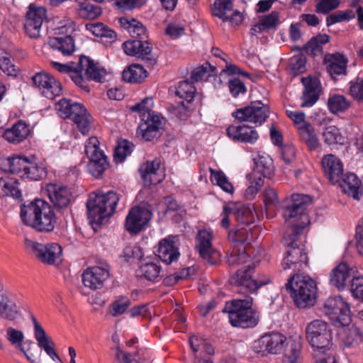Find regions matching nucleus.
I'll return each instance as SVG.
<instances>
[{
	"mask_svg": "<svg viewBox=\"0 0 363 363\" xmlns=\"http://www.w3.org/2000/svg\"><path fill=\"white\" fill-rule=\"evenodd\" d=\"M354 17L355 13L352 10L338 11L327 17V26H330L336 23L349 21Z\"/></svg>",
	"mask_w": 363,
	"mask_h": 363,
	"instance_id": "nucleus-55",
	"label": "nucleus"
},
{
	"mask_svg": "<svg viewBox=\"0 0 363 363\" xmlns=\"http://www.w3.org/2000/svg\"><path fill=\"white\" fill-rule=\"evenodd\" d=\"M57 109L62 118L71 119L83 135L88 133L91 117L82 104L62 99L58 102Z\"/></svg>",
	"mask_w": 363,
	"mask_h": 363,
	"instance_id": "nucleus-10",
	"label": "nucleus"
},
{
	"mask_svg": "<svg viewBox=\"0 0 363 363\" xmlns=\"http://www.w3.org/2000/svg\"><path fill=\"white\" fill-rule=\"evenodd\" d=\"M306 337L314 349V363H337L331 351L333 332L327 322L320 319L310 322L306 328Z\"/></svg>",
	"mask_w": 363,
	"mask_h": 363,
	"instance_id": "nucleus-3",
	"label": "nucleus"
},
{
	"mask_svg": "<svg viewBox=\"0 0 363 363\" xmlns=\"http://www.w3.org/2000/svg\"><path fill=\"white\" fill-rule=\"evenodd\" d=\"M20 315L14 296L8 291L1 294V320L14 322Z\"/></svg>",
	"mask_w": 363,
	"mask_h": 363,
	"instance_id": "nucleus-26",
	"label": "nucleus"
},
{
	"mask_svg": "<svg viewBox=\"0 0 363 363\" xmlns=\"http://www.w3.org/2000/svg\"><path fill=\"white\" fill-rule=\"evenodd\" d=\"M209 172L212 182H215L224 191L233 194L234 190L233 184L229 182L225 174L221 170H215L210 168Z\"/></svg>",
	"mask_w": 363,
	"mask_h": 363,
	"instance_id": "nucleus-45",
	"label": "nucleus"
},
{
	"mask_svg": "<svg viewBox=\"0 0 363 363\" xmlns=\"http://www.w3.org/2000/svg\"><path fill=\"white\" fill-rule=\"evenodd\" d=\"M269 108L261 101H254L250 105L237 109L232 113L239 122H250L258 125L264 123L269 117Z\"/></svg>",
	"mask_w": 363,
	"mask_h": 363,
	"instance_id": "nucleus-12",
	"label": "nucleus"
},
{
	"mask_svg": "<svg viewBox=\"0 0 363 363\" xmlns=\"http://www.w3.org/2000/svg\"><path fill=\"white\" fill-rule=\"evenodd\" d=\"M195 94L196 88L192 82L188 79L180 82L176 89L175 94L183 100L178 102V105L183 107L185 111H189L190 104L194 101Z\"/></svg>",
	"mask_w": 363,
	"mask_h": 363,
	"instance_id": "nucleus-29",
	"label": "nucleus"
},
{
	"mask_svg": "<svg viewBox=\"0 0 363 363\" xmlns=\"http://www.w3.org/2000/svg\"><path fill=\"white\" fill-rule=\"evenodd\" d=\"M206 74H207L208 77L216 75V67L211 66L208 62H206L191 72V79L194 82H199Z\"/></svg>",
	"mask_w": 363,
	"mask_h": 363,
	"instance_id": "nucleus-51",
	"label": "nucleus"
},
{
	"mask_svg": "<svg viewBox=\"0 0 363 363\" xmlns=\"http://www.w3.org/2000/svg\"><path fill=\"white\" fill-rule=\"evenodd\" d=\"M118 195L112 191L103 194L92 193L86 202L87 215L91 222L102 225L113 215Z\"/></svg>",
	"mask_w": 363,
	"mask_h": 363,
	"instance_id": "nucleus-8",
	"label": "nucleus"
},
{
	"mask_svg": "<svg viewBox=\"0 0 363 363\" xmlns=\"http://www.w3.org/2000/svg\"><path fill=\"white\" fill-rule=\"evenodd\" d=\"M255 270L254 264L245 266L230 278L229 282L233 290L244 296V298H235L225 303L222 310L228 313L230 324L234 327L242 328L255 326L259 321V315L252 308V298L250 294H254L269 281H258L252 279Z\"/></svg>",
	"mask_w": 363,
	"mask_h": 363,
	"instance_id": "nucleus-2",
	"label": "nucleus"
},
{
	"mask_svg": "<svg viewBox=\"0 0 363 363\" xmlns=\"http://www.w3.org/2000/svg\"><path fill=\"white\" fill-rule=\"evenodd\" d=\"M306 57L303 54H298L293 56L289 63L290 73L293 77L303 73L306 69Z\"/></svg>",
	"mask_w": 363,
	"mask_h": 363,
	"instance_id": "nucleus-47",
	"label": "nucleus"
},
{
	"mask_svg": "<svg viewBox=\"0 0 363 363\" xmlns=\"http://www.w3.org/2000/svg\"><path fill=\"white\" fill-rule=\"evenodd\" d=\"M109 275V266L104 263L86 269L82 274V281L86 287L96 290L104 286Z\"/></svg>",
	"mask_w": 363,
	"mask_h": 363,
	"instance_id": "nucleus-18",
	"label": "nucleus"
},
{
	"mask_svg": "<svg viewBox=\"0 0 363 363\" xmlns=\"http://www.w3.org/2000/svg\"><path fill=\"white\" fill-rule=\"evenodd\" d=\"M121 26L126 29L133 37L138 39L146 40L147 38V30L142 23L137 19L131 18L128 19L126 17L119 18Z\"/></svg>",
	"mask_w": 363,
	"mask_h": 363,
	"instance_id": "nucleus-34",
	"label": "nucleus"
},
{
	"mask_svg": "<svg viewBox=\"0 0 363 363\" xmlns=\"http://www.w3.org/2000/svg\"><path fill=\"white\" fill-rule=\"evenodd\" d=\"M363 341V334L359 328L352 325L345 332V336L343 338L345 346L354 347L359 345Z\"/></svg>",
	"mask_w": 363,
	"mask_h": 363,
	"instance_id": "nucleus-48",
	"label": "nucleus"
},
{
	"mask_svg": "<svg viewBox=\"0 0 363 363\" xmlns=\"http://www.w3.org/2000/svg\"><path fill=\"white\" fill-rule=\"evenodd\" d=\"M51 65L53 68L60 72L69 73L70 77L75 84L86 92L89 91V87L82 75L83 72H84L86 79L96 82H101L106 75V71L104 67H101L98 62H95L84 55L79 57L77 63L71 62L67 64H61L52 61Z\"/></svg>",
	"mask_w": 363,
	"mask_h": 363,
	"instance_id": "nucleus-5",
	"label": "nucleus"
},
{
	"mask_svg": "<svg viewBox=\"0 0 363 363\" xmlns=\"http://www.w3.org/2000/svg\"><path fill=\"white\" fill-rule=\"evenodd\" d=\"M30 133L28 125L25 121L19 120L11 128L6 130L2 136L8 142L18 144L26 140Z\"/></svg>",
	"mask_w": 363,
	"mask_h": 363,
	"instance_id": "nucleus-28",
	"label": "nucleus"
},
{
	"mask_svg": "<svg viewBox=\"0 0 363 363\" xmlns=\"http://www.w3.org/2000/svg\"><path fill=\"white\" fill-rule=\"evenodd\" d=\"M152 218L151 211L145 207L135 206L126 216L125 227L130 233H138L149 223Z\"/></svg>",
	"mask_w": 363,
	"mask_h": 363,
	"instance_id": "nucleus-17",
	"label": "nucleus"
},
{
	"mask_svg": "<svg viewBox=\"0 0 363 363\" xmlns=\"http://www.w3.org/2000/svg\"><path fill=\"white\" fill-rule=\"evenodd\" d=\"M48 45L53 50H57L63 55H70L74 51V40L70 35L50 37Z\"/></svg>",
	"mask_w": 363,
	"mask_h": 363,
	"instance_id": "nucleus-32",
	"label": "nucleus"
},
{
	"mask_svg": "<svg viewBox=\"0 0 363 363\" xmlns=\"http://www.w3.org/2000/svg\"><path fill=\"white\" fill-rule=\"evenodd\" d=\"M328 106L331 113L337 114L347 110L350 102L343 95L333 94L328 100Z\"/></svg>",
	"mask_w": 363,
	"mask_h": 363,
	"instance_id": "nucleus-43",
	"label": "nucleus"
},
{
	"mask_svg": "<svg viewBox=\"0 0 363 363\" xmlns=\"http://www.w3.org/2000/svg\"><path fill=\"white\" fill-rule=\"evenodd\" d=\"M20 216L23 224L38 233H50L57 224L53 208L42 199L23 203L21 206Z\"/></svg>",
	"mask_w": 363,
	"mask_h": 363,
	"instance_id": "nucleus-4",
	"label": "nucleus"
},
{
	"mask_svg": "<svg viewBox=\"0 0 363 363\" xmlns=\"http://www.w3.org/2000/svg\"><path fill=\"white\" fill-rule=\"evenodd\" d=\"M143 123L140 124L137 134L145 141H153L160 138L164 130V118L161 116L145 115Z\"/></svg>",
	"mask_w": 363,
	"mask_h": 363,
	"instance_id": "nucleus-13",
	"label": "nucleus"
},
{
	"mask_svg": "<svg viewBox=\"0 0 363 363\" xmlns=\"http://www.w3.org/2000/svg\"><path fill=\"white\" fill-rule=\"evenodd\" d=\"M99 144L98 139L91 137L85 145V154L89 159V172L96 178H99L109 166L107 157L99 149Z\"/></svg>",
	"mask_w": 363,
	"mask_h": 363,
	"instance_id": "nucleus-11",
	"label": "nucleus"
},
{
	"mask_svg": "<svg viewBox=\"0 0 363 363\" xmlns=\"http://www.w3.org/2000/svg\"><path fill=\"white\" fill-rule=\"evenodd\" d=\"M227 135L233 141L250 144L255 143L259 139L257 131L247 125H230L226 129Z\"/></svg>",
	"mask_w": 363,
	"mask_h": 363,
	"instance_id": "nucleus-21",
	"label": "nucleus"
},
{
	"mask_svg": "<svg viewBox=\"0 0 363 363\" xmlns=\"http://www.w3.org/2000/svg\"><path fill=\"white\" fill-rule=\"evenodd\" d=\"M311 203L309 196L294 194L285 198L280 205L285 221L291 225V232L286 233L283 237L284 244L289 247L282 262L284 269L293 268L294 270H300L307 265V255L296 242L301 230L310 223L306 211Z\"/></svg>",
	"mask_w": 363,
	"mask_h": 363,
	"instance_id": "nucleus-1",
	"label": "nucleus"
},
{
	"mask_svg": "<svg viewBox=\"0 0 363 363\" xmlns=\"http://www.w3.org/2000/svg\"><path fill=\"white\" fill-rule=\"evenodd\" d=\"M32 80L34 86L42 90L43 95L49 99H53L62 94V87L60 82L46 72L36 73Z\"/></svg>",
	"mask_w": 363,
	"mask_h": 363,
	"instance_id": "nucleus-16",
	"label": "nucleus"
},
{
	"mask_svg": "<svg viewBox=\"0 0 363 363\" xmlns=\"http://www.w3.org/2000/svg\"><path fill=\"white\" fill-rule=\"evenodd\" d=\"M249 256L245 251L240 250H233L226 257V262L230 267H237L247 262Z\"/></svg>",
	"mask_w": 363,
	"mask_h": 363,
	"instance_id": "nucleus-56",
	"label": "nucleus"
},
{
	"mask_svg": "<svg viewBox=\"0 0 363 363\" xmlns=\"http://www.w3.org/2000/svg\"><path fill=\"white\" fill-rule=\"evenodd\" d=\"M211 234L206 230H199L196 236L197 249L200 257L210 265H216L220 259V252L213 249Z\"/></svg>",
	"mask_w": 363,
	"mask_h": 363,
	"instance_id": "nucleus-14",
	"label": "nucleus"
},
{
	"mask_svg": "<svg viewBox=\"0 0 363 363\" xmlns=\"http://www.w3.org/2000/svg\"><path fill=\"white\" fill-rule=\"evenodd\" d=\"M355 273L356 271L354 269L350 279V291L354 297L363 300V277L356 276Z\"/></svg>",
	"mask_w": 363,
	"mask_h": 363,
	"instance_id": "nucleus-59",
	"label": "nucleus"
},
{
	"mask_svg": "<svg viewBox=\"0 0 363 363\" xmlns=\"http://www.w3.org/2000/svg\"><path fill=\"white\" fill-rule=\"evenodd\" d=\"M26 249L45 265H59L62 262V248L57 242L40 243L27 238L24 240Z\"/></svg>",
	"mask_w": 363,
	"mask_h": 363,
	"instance_id": "nucleus-9",
	"label": "nucleus"
},
{
	"mask_svg": "<svg viewBox=\"0 0 363 363\" xmlns=\"http://www.w3.org/2000/svg\"><path fill=\"white\" fill-rule=\"evenodd\" d=\"M298 131L301 141L306 145L310 151L315 150L319 147V140L311 124L302 123Z\"/></svg>",
	"mask_w": 363,
	"mask_h": 363,
	"instance_id": "nucleus-36",
	"label": "nucleus"
},
{
	"mask_svg": "<svg viewBox=\"0 0 363 363\" xmlns=\"http://www.w3.org/2000/svg\"><path fill=\"white\" fill-rule=\"evenodd\" d=\"M49 198L57 208H64L70 203L72 192L67 186L51 184L48 188Z\"/></svg>",
	"mask_w": 363,
	"mask_h": 363,
	"instance_id": "nucleus-25",
	"label": "nucleus"
},
{
	"mask_svg": "<svg viewBox=\"0 0 363 363\" xmlns=\"http://www.w3.org/2000/svg\"><path fill=\"white\" fill-rule=\"evenodd\" d=\"M259 21L266 30H276L280 23L279 13L273 11L269 14L262 16Z\"/></svg>",
	"mask_w": 363,
	"mask_h": 363,
	"instance_id": "nucleus-57",
	"label": "nucleus"
},
{
	"mask_svg": "<svg viewBox=\"0 0 363 363\" xmlns=\"http://www.w3.org/2000/svg\"><path fill=\"white\" fill-rule=\"evenodd\" d=\"M228 88L230 94L234 97H238L240 94H245L247 91L245 84L237 77H233L229 79Z\"/></svg>",
	"mask_w": 363,
	"mask_h": 363,
	"instance_id": "nucleus-62",
	"label": "nucleus"
},
{
	"mask_svg": "<svg viewBox=\"0 0 363 363\" xmlns=\"http://www.w3.org/2000/svg\"><path fill=\"white\" fill-rule=\"evenodd\" d=\"M340 5L339 0H320L317 3L315 11L319 13L327 14L337 9Z\"/></svg>",
	"mask_w": 363,
	"mask_h": 363,
	"instance_id": "nucleus-64",
	"label": "nucleus"
},
{
	"mask_svg": "<svg viewBox=\"0 0 363 363\" xmlns=\"http://www.w3.org/2000/svg\"><path fill=\"white\" fill-rule=\"evenodd\" d=\"M286 337L279 333H266L256 342L255 347L257 353L277 354L286 345Z\"/></svg>",
	"mask_w": 363,
	"mask_h": 363,
	"instance_id": "nucleus-15",
	"label": "nucleus"
},
{
	"mask_svg": "<svg viewBox=\"0 0 363 363\" xmlns=\"http://www.w3.org/2000/svg\"><path fill=\"white\" fill-rule=\"evenodd\" d=\"M35 338L38 342V345L40 349H43L48 355L52 359L56 358L61 362V359L55 351V343L47 335L45 330L35 335Z\"/></svg>",
	"mask_w": 363,
	"mask_h": 363,
	"instance_id": "nucleus-40",
	"label": "nucleus"
},
{
	"mask_svg": "<svg viewBox=\"0 0 363 363\" xmlns=\"http://www.w3.org/2000/svg\"><path fill=\"white\" fill-rule=\"evenodd\" d=\"M28 157L25 156H12L1 160V172L23 174Z\"/></svg>",
	"mask_w": 363,
	"mask_h": 363,
	"instance_id": "nucleus-31",
	"label": "nucleus"
},
{
	"mask_svg": "<svg viewBox=\"0 0 363 363\" xmlns=\"http://www.w3.org/2000/svg\"><path fill=\"white\" fill-rule=\"evenodd\" d=\"M347 304L340 296L330 297L325 301L324 308L325 313L331 318L334 314H337V312L340 311L342 307H345Z\"/></svg>",
	"mask_w": 363,
	"mask_h": 363,
	"instance_id": "nucleus-53",
	"label": "nucleus"
},
{
	"mask_svg": "<svg viewBox=\"0 0 363 363\" xmlns=\"http://www.w3.org/2000/svg\"><path fill=\"white\" fill-rule=\"evenodd\" d=\"M212 14L223 20H228L227 13L233 10V3L231 0H216L212 6Z\"/></svg>",
	"mask_w": 363,
	"mask_h": 363,
	"instance_id": "nucleus-44",
	"label": "nucleus"
},
{
	"mask_svg": "<svg viewBox=\"0 0 363 363\" xmlns=\"http://www.w3.org/2000/svg\"><path fill=\"white\" fill-rule=\"evenodd\" d=\"M174 239L175 237L169 236L159 242L157 255L167 264L177 260L180 255L178 248L174 245Z\"/></svg>",
	"mask_w": 363,
	"mask_h": 363,
	"instance_id": "nucleus-24",
	"label": "nucleus"
},
{
	"mask_svg": "<svg viewBox=\"0 0 363 363\" xmlns=\"http://www.w3.org/2000/svg\"><path fill=\"white\" fill-rule=\"evenodd\" d=\"M152 99L150 97H146L140 103L133 106L131 107V110L134 112H138L140 113L142 120H145V115H148V113H150L151 116H160L159 114H155L154 111H152L151 108L152 107Z\"/></svg>",
	"mask_w": 363,
	"mask_h": 363,
	"instance_id": "nucleus-49",
	"label": "nucleus"
},
{
	"mask_svg": "<svg viewBox=\"0 0 363 363\" xmlns=\"http://www.w3.org/2000/svg\"><path fill=\"white\" fill-rule=\"evenodd\" d=\"M138 40H141L142 43V46H138V51L143 54V57L140 58L145 60L149 65H155L157 60L151 55L152 48L150 43L147 40L138 39Z\"/></svg>",
	"mask_w": 363,
	"mask_h": 363,
	"instance_id": "nucleus-60",
	"label": "nucleus"
},
{
	"mask_svg": "<svg viewBox=\"0 0 363 363\" xmlns=\"http://www.w3.org/2000/svg\"><path fill=\"white\" fill-rule=\"evenodd\" d=\"M301 82L304 86V91L301 97L303 102L301 104V107H311L320 97V82L315 77H302Z\"/></svg>",
	"mask_w": 363,
	"mask_h": 363,
	"instance_id": "nucleus-20",
	"label": "nucleus"
},
{
	"mask_svg": "<svg viewBox=\"0 0 363 363\" xmlns=\"http://www.w3.org/2000/svg\"><path fill=\"white\" fill-rule=\"evenodd\" d=\"M323 137L324 142L328 145H342L344 143V138L342 136L339 129L335 125L326 127L323 133Z\"/></svg>",
	"mask_w": 363,
	"mask_h": 363,
	"instance_id": "nucleus-46",
	"label": "nucleus"
},
{
	"mask_svg": "<svg viewBox=\"0 0 363 363\" xmlns=\"http://www.w3.org/2000/svg\"><path fill=\"white\" fill-rule=\"evenodd\" d=\"M138 46H142V43L141 40H138V39L128 40L123 45L124 52L126 55L140 58V57H143V54L138 51Z\"/></svg>",
	"mask_w": 363,
	"mask_h": 363,
	"instance_id": "nucleus-61",
	"label": "nucleus"
},
{
	"mask_svg": "<svg viewBox=\"0 0 363 363\" xmlns=\"http://www.w3.org/2000/svg\"><path fill=\"white\" fill-rule=\"evenodd\" d=\"M331 319L338 322L342 326L348 325L352 321L351 312L349 305L347 304L345 307H342L337 314H334Z\"/></svg>",
	"mask_w": 363,
	"mask_h": 363,
	"instance_id": "nucleus-63",
	"label": "nucleus"
},
{
	"mask_svg": "<svg viewBox=\"0 0 363 363\" xmlns=\"http://www.w3.org/2000/svg\"><path fill=\"white\" fill-rule=\"evenodd\" d=\"M338 183L345 194L352 196L355 200H359L362 194L360 191L361 182L356 174L347 173L344 175L342 174V177Z\"/></svg>",
	"mask_w": 363,
	"mask_h": 363,
	"instance_id": "nucleus-30",
	"label": "nucleus"
},
{
	"mask_svg": "<svg viewBox=\"0 0 363 363\" xmlns=\"http://www.w3.org/2000/svg\"><path fill=\"white\" fill-rule=\"evenodd\" d=\"M79 16L85 19H95L101 14L100 6H95L90 3L82 4V8L78 9Z\"/></svg>",
	"mask_w": 363,
	"mask_h": 363,
	"instance_id": "nucleus-54",
	"label": "nucleus"
},
{
	"mask_svg": "<svg viewBox=\"0 0 363 363\" xmlns=\"http://www.w3.org/2000/svg\"><path fill=\"white\" fill-rule=\"evenodd\" d=\"M254 208L250 206H225L224 211L232 213L237 222L235 229L229 231L228 238L236 245L251 242L257 238L258 228L255 225Z\"/></svg>",
	"mask_w": 363,
	"mask_h": 363,
	"instance_id": "nucleus-6",
	"label": "nucleus"
},
{
	"mask_svg": "<svg viewBox=\"0 0 363 363\" xmlns=\"http://www.w3.org/2000/svg\"><path fill=\"white\" fill-rule=\"evenodd\" d=\"M1 191L3 196H11L18 201H22V194L18 188V182L17 179H11L9 182H6Z\"/></svg>",
	"mask_w": 363,
	"mask_h": 363,
	"instance_id": "nucleus-50",
	"label": "nucleus"
},
{
	"mask_svg": "<svg viewBox=\"0 0 363 363\" xmlns=\"http://www.w3.org/2000/svg\"><path fill=\"white\" fill-rule=\"evenodd\" d=\"M322 166L327 179L335 184L340 181L343 174L341 160L334 155H325L322 160Z\"/></svg>",
	"mask_w": 363,
	"mask_h": 363,
	"instance_id": "nucleus-23",
	"label": "nucleus"
},
{
	"mask_svg": "<svg viewBox=\"0 0 363 363\" xmlns=\"http://www.w3.org/2000/svg\"><path fill=\"white\" fill-rule=\"evenodd\" d=\"M160 163L158 160L147 162L146 164L140 169L141 177L143 179L145 186L157 184L162 181V178L158 177Z\"/></svg>",
	"mask_w": 363,
	"mask_h": 363,
	"instance_id": "nucleus-33",
	"label": "nucleus"
},
{
	"mask_svg": "<svg viewBox=\"0 0 363 363\" xmlns=\"http://www.w3.org/2000/svg\"><path fill=\"white\" fill-rule=\"evenodd\" d=\"M301 348L298 342H287L282 363H301Z\"/></svg>",
	"mask_w": 363,
	"mask_h": 363,
	"instance_id": "nucleus-42",
	"label": "nucleus"
},
{
	"mask_svg": "<svg viewBox=\"0 0 363 363\" xmlns=\"http://www.w3.org/2000/svg\"><path fill=\"white\" fill-rule=\"evenodd\" d=\"M140 272V276L144 277L147 280L154 281L160 276V267L154 262H146L142 264Z\"/></svg>",
	"mask_w": 363,
	"mask_h": 363,
	"instance_id": "nucleus-52",
	"label": "nucleus"
},
{
	"mask_svg": "<svg viewBox=\"0 0 363 363\" xmlns=\"http://www.w3.org/2000/svg\"><path fill=\"white\" fill-rule=\"evenodd\" d=\"M123 79L129 83H141L147 77V72L142 65L133 64L123 72Z\"/></svg>",
	"mask_w": 363,
	"mask_h": 363,
	"instance_id": "nucleus-38",
	"label": "nucleus"
},
{
	"mask_svg": "<svg viewBox=\"0 0 363 363\" xmlns=\"http://www.w3.org/2000/svg\"><path fill=\"white\" fill-rule=\"evenodd\" d=\"M330 36L327 34H318L313 37L303 48L306 52L312 56L321 55L323 45L329 43Z\"/></svg>",
	"mask_w": 363,
	"mask_h": 363,
	"instance_id": "nucleus-37",
	"label": "nucleus"
},
{
	"mask_svg": "<svg viewBox=\"0 0 363 363\" xmlns=\"http://www.w3.org/2000/svg\"><path fill=\"white\" fill-rule=\"evenodd\" d=\"M285 286L298 308L306 309L316 303L317 284L309 276L295 274L289 279Z\"/></svg>",
	"mask_w": 363,
	"mask_h": 363,
	"instance_id": "nucleus-7",
	"label": "nucleus"
},
{
	"mask_svg": "<svg viewBox=\"0 0 363 363\" xmlns=\"http://www.w3.org/2000/svg\"><path fill=\"white\" fill-rule=\"evenodd\" d=\"M47 172L45 168L39 166L35 162L34 158L28 159L25 170L21 177H25L31 180H40L45 177Z\"/></svg>",
	"mask_w": 363,
	"mask_h": 363,
	"instance_id": "nucleus-41",
	"label": "nucleus"
},
{
	"mask_svg": "<svg viewBox=\"0 0 363 363\" xmlns=\"http://www.w3.org/2000/svg\"><path fill=\"white\" fill-rule=\"evenodd\" d=\"M46 10L43 7H37L30 4L26 13L24 28L28 35L36 38L40 35L42 23L45 18Z\"/></svg>",
	"mask_w": 363,
	"mask_h": 363,
	"instance_id": "nucleus-19",
	"label": "nucleus"
},
{
	"mask_svg": "<svg viewBox=\"0 0 363 363\" xmlns=\"http://www.w3.org/2000/svg\"><path fill=\"white\" fill-rule=\"evenodd\" d=\"M255 167L252 172V176L255 179L257 174H260L263 177H269L272 172V160L269 155L259 156L254 159Z\"/></svg>",
	"mask_w": 363,
	"mask_h": 363,
	"instance_id": "nucleus-39",
	"label": "nucleus"
},
{
	"mask_svg": "<svg viewBox=\"0 0 363 363\" xmlns=\"http://www.w3.org/2000/svg\"><path fill=\"white\" fill-rule=\"evenodd\" d=\"M354 269L348 266L346 262H342L332 272L330 284L340 290L345 289L347 280L353 275Z\"/></svg>",
	"mask_w": 363,
	"mask_h": 363,
	"instance_id": "nucleus-27",
	"label": "nucleus"
},
{
	"mask_svg": "<svg viewBox=\"0 0 363 363\" xmlns=\"http://www.w3.org/2000/svg\"><path fill=\"white\" fill-rule=\"evenodd\" d=\"M6 55H1V71L4 72L8 77L15 79L18 74V69L12 63L11 60V55L4 51Z\"/></svg>",
	"mask_w": 363,
	"mask_h": 363,
	"instance_id": "nucleus-58",
	"label": "nucleus"
},
{
	"mask_svg": "<svg viewBox=\"0 0 363 363\" xmlns=\"http://www.w3.org/2000/svg\"><path fill=\"white\" fill-rule=\"evenodd\" d=\"M6 338L12 345L15 346L23 354L30 363H38L35 359L31 358L30 355H28L27 351L25 350V346L23 345L24 334L21 330L13 327H9L6 330Z\"/></svg>",
	"mask_w": 363,
	"mask_h": 363,
	"instance_id": "nucleus-35",
	"label": "nucleus"
},
{
	"mask_svg": "<svg viewBox=\"0 0 363 363\" xmlns=\"http://www.w3.org/2000/svg\"><path fill=\"white\" fill-rule=\"evenodd\" d=\"M347 59L340 53H335L325 59L326 69L334 81H337L347 74Z\"/></svg>",
	"mask_w": 363,
	"mask_h": 363,
	"instance_id": "nucleus-22",
	"label": "nucleus"
}]
</instances>
